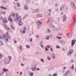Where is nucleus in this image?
I'll list each match as a JSON object with an SVG mask.
<instances>
[{"label": "nucleus", "mask_w": 76, "mask_h": 76, "mask_svg": "<svg viewBox=\"0 0 76 76\" xmlns=\"http://www.w3.org/2000/svg\"><path fill=\"white\" fill-rule=\"evenodd\" d=\"M18 20H19V22H18V25L20 26H22V23L21 22V20H22V18L20 16H19L18 18Z\"/></svg>", "instance_id": "obj_1"}, {"label": "nucleus", "mask_w": 76, "mask_h": 76, "mask_svg": "<svg viewBox=\"0 0 76 76\" xmlns=\"http://www.w3.org/2000/svg\"><path fill=\"white\" fill-rule=\"evenodd\" d=\"M74 52V50H71L69 51L68 53V56H70Z\"/></svg>", "instance_id": "obj_2"}, {"label": "nucleus", "mask_w": 76, "mask_h": 76, "mask_svg": "<svg viewBox=\"0 0 76 76\" xmlns=\"http://www.w3.org/2000/svg\"><path fill=\"white\" fill-rule=\"evenodd\" d=\"M70 70H68L65 73L64 75V76H66L67 75H68L69 74V73H70Z\"/></svg>", "instance_id": "obj_3"}, {"label": "nucleus", "mask_w": 76, "mask_h": 76, "mask_svg": "<svg viewBox=\"0 0 76 76\" xmlns=\"http://www.w3.org/2000/svg\"><path fill=\"white\" fill-rule=\"evenodd\" d=\"M71 5L73 9H76V7L75 5V3L74 2H72L71 3Z\"/></svg>", "instance_id": "obj_4"}, {"label": "nucleus", "mask_w": 76, "mask_h": 76, "mask_svg": "<svg viewBox=\"0 0 76 76\" xmlns=\"http://www.w3.org/2000/svg\"><path fill=\"white\" fill-rule=\"evenodd\" d=\"M67 18V17L66 16V15H64L63 16V22H65L66 21V19Z\"/></svg>", "instance_id": "obj_5"}, {"label": "nucleus", "mask_w": 76, "mask_h": 76, "mask_svg": "<svg viewBox=\"0 0 76 76\" xmlns=\"http://www.w3.org/2000/svg\"><path fill=\"white\" fill-rule=\"evenodd\" d=\"M42 15L41 14H38L37 16V18H42Z\"/></svg>", "instance_id": "obj_6"}, {"label": "nucleus", "mask_w": 76, "mask_h": 76, "mask_svg": "<svg viewBox=\"0 0 76 76\" xmlns=\"http://www.w3.org/2000/svg\"><path fill=\"white\" fill-rule=\"evenodd\" d=\"M8 22V20L7 19L5 18L3 19V20H2L3 23H6V22Z\"/></svg>", "instance_id": "obj_7"}, {"label": "nucleus", "mask_w": 76, "mask_h": 76, "mask_svg": "<svg viewBox=\"0 0 76 76\" xmlns=\"http://www.w3.org/2000/svg\"><path fill=\"white\" fill-rule=\"evenodd\" d=\"M75 42H76V40L75 39H74L72 41V45H74V44L75 43Z\"/></svg>", "instance_id": "obj_8"}, {"label": "nucleus", "mask_w": 76, "mask_h": 76, "mask_svg": "<svg viewBox=\"0 0 76 76\" xmlns=\"http://www.w3.org/2000/svg\"><path fill=\"white\" fill-rule=\"evenodd\" d=\"M24 9L25 10H28V7H27V5H24Z\"/></svg>", "instance_id": "obj_9"}, {"label": "nucleus", "mask_w": 76, "mask_h": 76, "mask_svg": "<svg viewBox=\"0 0 76 76\" xmlns=\"http://www.w3.org/2000/svg\"><path fill=\"white\" fill-rule=\"evenodd\" d=\"M8 19L10 22H13V20H12V19L11 18V16L10 15L9 16V17H8Z\"/></svg>", "instance_id": "obj_10"}, {"label": "nucleus", "mask_w": 76, "mask_h": 76, "mask_svg": "<svg viewBox=\"0 0 76 76\" xmlns=\"http://www.w3.org/2000/svg\"><path fill=\"white\" fill-rule=\"evenodd\" d=\"M49 26L51 27V28H55V26H54L52 24H49Z\"/></svg>", "instance_id": "obj_11"}, {"label": "nucleus", "mask_w": 76, "mask_h": 76, "mask_svg": "<svg viewBox=\"0 0 76 76\" xmlns=\"http://www.w3.org/2000/svg\"><path fill=\"white\" fill-rule=\"evenodd\" d=\"M51 57L53 58V59H55V58L56 57V55L55 54H52L51 56Z\"/></svg>", "instance_id": "obj_12"}, {"label": "nucleus", "mask_w": 76, "mask_h": 76, "mask_svg": "<svg viewBox=\"0 0 76 76\" xmlns=\"http://www.w3.org/2000/svg\"><path fill=\"white\" fill-rule=\"evenodd\" d=\"M40 45V46L42 47V48H44V46H43V43L42 42H41L39 44Z\"/></svg>", "instance_id": "obj_13"}, {"label": "nucleus", "mask_w": 76, "mask_h": 76, "mask_svg": "<svg viewBox=\"0 0 76 76\" xmlns=\"http://www.w3.org/2000/svg\"><path fill=\"white\" fill-rule=\"evenodd\" d=\"M64 6H65V5H64L61 7L60 8V11H62V10H63V9L64 8Z\"/></svg>", "instance_id": "obj_14"}, {"label": "nucleus", "mask_w": 76, "mask_h": 76, "mask_svg": "<svg viewBox=\"0 0 76 76\" xmlns=\"http://www.w3.org/2000/svg\"><path fill=\"white\" fill-rule=\"evenodd\" d=\"M49 20L50 22H51V23H52V22H53V18H52L51 17H50L49 18Z\"/></svg>", "instance_id": "obj_15"}, {"label": "nucleus", "mask_w": 76, "mask_h": 76, "mask_svg": "<svg viewBox=\"0 0 76 76\" xmlns=\"http://www.w3.org/2000/svg\"><path fill=\"white\" fill-rule=\"evenodd\" d=\"M17 7H20V3L19 2L17 3Z\"/></svg>", "instance_id": "obj_16"}, {"label": "nucleus", "mask_w": 76, "mask_h": 76, "mask_svg": "<svg viewBox=\"0 0 76 76\" xmlns=\"http://www.w3.org/2000/svg\"><path fill=\"white\" fill-rule=\"evenodd\" d=\"M37 25H41L42 24V22H38L37 23Z\"/></svg>", "instance_id": "obj_17"}, {"label": "nucleus", "mask_w": 76, "mask_h": 76, "mask_svg": "<svg viewBox=\"0 0 76 76\" xmlns=\"http://www.w3.org/2000/svg\"><path fill=\"white\" fill-rule=\"evenodd\" d=\"M0 8H1V9H5V10H7V8H6V7H4L1 6Z\"/></svg>", "instance_id": "obj_18"}, {"label": "nucleus", "mask_w": 76, "mask_h": 76, "mask_svg": "<svg viewBox=\"0 0 76 76\" xmlns=\"http://www.w3.org/2000/svg\"><path fill=\"white\" fill-rule=\"evenodd\" d=\"M71 36H72V34L70 33H69L67 35V37H70Z\"/></svg>", "instance_id": "obj_19"}, {"label": "nucleus", "mask_w": 76, "mask_h": 76, "mask_svg": "<svg viewBox=\"0 0 76 76\" xmlns=\"http://www.w3.org/2000/svg\"><path fill=\"white\" fill-rule=\"evenodd\" d=\"M39 11V10L38 9H36L34 10V12H38Z\"/></svg>", "instance_id": "obj_20"}, {"label": "nucleus", "mask_w": 76, "mask_h": 76, "mask_svg": "<svg viewBox=\"0 0 76 76\" xmlns=\"http://www.w3.org/2000/svg\"><path fill=\"white\" fill-rule=\"evenodd\" d=\"M30 76H33V75H34V74L33 73V72H30Z\"/></svg>", "instance_id": "obj_21"}, {"label": "nucleus", "mask_w": 76, "mask_h": 76, "mask_svg": "<svg viewBox=\"0 0 76 76\" xmlns=\"http://www.w3.org/2000/svg\"><path fill=\"white\" fill-rule=\"evenodd\" d=\"M5 28H6V29H9V30H10V28H9V27H8V26H5Z\"/></svg>", "instance_id": "obj_22"}, {"label": "nucleus", "mask_w": 76, "mask_h": 76, "mask_svg": "<svg viewBox=\"0 0 76 76\" xmlns=\"http://www.w3.org/2000/svg\"><path fill=\"white\" fill-rule=\"evenodd\" d=\"M3 70H4V72H7V71H8V69H4V68L3 69Z\"/></svg>", "instance_id": "obj_23"}, {"label": "nucleus", "mask_w": 76, "mask_h": 76, "mask_svg": "<svg viewBox=\"0 0 76 76\" xmlns=\"http://www.w3.org/2000/svg\"><path fill=\"white\" fill-rule=\"evenodd\" d=\"M1 14H3V15H5L6 14V12H2L1 13Z\"/></svg>", "instance_id": "obj_24"}, {"label": "nucleus", "mask_w": 76, "mask_h": 76, "mask_svg": "<svg viewBox=\"0 0 76 76\" xmlns=\"http://www.w3.org/2000/svg\"><path fill=\"white\" fill-rule=\"evenodd\" d=\"M11 27L12 29H15V27H14V26H13L12 25H11Z\"/></svg>", "instance_id": "obj_25"}, {"label": "nucleus", "mask_w": 76, "mask_h": 76, "mask_svg": "<svg viewBox=\"0 0 76 76\" xmlns=\"http://www.w3.org/2000/svg\"><path fill=\"white\" fill-rule=\"evenodd\" d=\"M36 67H35L33 68L32 69H31V70H32V71H34V70H35Z\"/></svg>", "instance_id": "obj_26"}, {"label": "nucleus", "mask_w": 76, "mask_h": 76, "mask_svg": "<svg viewBox=\"0 0 76 76\" xmlns=\"http://www.w3.org/2000/svg\"><path fill=\"white\" fill-rule=\"evenodd\" d=\"M19 48L20 49V50H22V46H20L19 47Z\"/></svg>", "instance_id": "obj_27"}, {"label": "nucleus", "mask_w": 76, "mask_h": 76, "mask_svg": "<svg viewBox=\"0 0 76 76\" xmlns=\"http://www.w3.org/2000/svg\"><path fill=\"white\" fill-rule=\"evenodd\" d=\"M46 39H49V36L48 35L45 38Z\"/></svg>", "instance_id": "obj_28"}, {"label": "nucleus", "mask_w": 76, "mask_h": 76, "mask_svg": "<svg viewBox=\"0 0 76 76\" xmlns=\"http://www.w3.org/2000/svg\"><path fill=\"white\" fill-rule=\"evenodd\" d=\"M57 76V74L56 73L53 74V76Z\"/></svg>", "instance_id": "obj_29"}, {"label": "nucleus", "mask_w": 76, "mask_h": 76, "mask_svg": "<svg viewBox=\"0 0 76 76\" xmlns=\"http://www.w3.org/2000/svg\"><path fill=\"white\" fill-rule=\"evenodd\" d=\"M4 40H5V39H6V42H8V39L7 38H6L5 39L4 38Z\"/></svg>", "instance_id": "obj_30"}, {"label": "nucleus", "mask_w": 76, "mask_h": 76, "mask_svg": "<svg viewBox=\"0 0 76 76\" xmlns=\"http://www.w3.org/2000/svg\"><path fill=\"white\" fill-rule=\"evenodd\" d=\"M27 48H30V46L28 45H26Z\"/></svg>", "instance_id": "obj_31"}, {"label": "nucleus", "mask_w": 76, "mask_h": 76, "mask_svg": "<svg viewBox=\"0 0 76 76\" xmlns=\"http://www.w3.org/2000/svg\"><path fill=\"white\" fill-rule=\"evenodd\" d=\"M54 28V29L55 30V31H58V29H57V28L55 27Z\"/></svg>", "instance_id": "obj_32"}, {"label": "nucleus", "mask_w": 76, "mask_h": 76, "mask_svg": "<svg viewBox=\"0 0 76 76\" xmlns=\"http://www.w3.org/2000/svg\"><path fill=\"white\" fill-rule=\"evenodd\" d=\"M49 37H50V38H52V37H53V35L50 34Z\"/></svg>", "instance_id": "obj_33"}, {"label": "nucleus", "mask_w": 76, "mask_h": 76, "mask_svg": "<svg viewBox=\"0 0 76 76\" xmlns=\"http://www.w3.org/2000/svg\"><path fill=\"white\" fill-rule=\"evenodd\" d=\"M0 45H3V43L1 41L0 43Z\"/></svg>", "instance_id": "obj_34"}, {"label": "nucleus", "mask_w": 76, "mask_h": 76, "mask_svg": "<svg viewBox=\"0 0 76 76\" xmlns=\"http://www.w3.org/2000/svg\"><path fill=\"white\" fill-rule=\"evenodd\" d=\"M59 42L61 44H63V42L62 41H60Z\"/></svg>", "instance_id": "obj_35"}, {"label": "nucleus", "mask_w": 76, "mask_h": 76, "mask_svg": "<svg viewBox=\"0 0 76 76\" xmlns=\"http://www.w3.org/2000/svg\"><path fill=\"white\" fill-rule=\"evenodd\" d=\"M47 58L49 60H51V58L49 56L47 57Z\"/></svg>", "instance_id": "obj_36"}, {"label": "nucleus", "mask_w": 76, "mask_h": 76, "mask_svg": "<svg viewBox=\"0 0 76 76\" xmlns=\"http://www.w3.org/2000/svg\"><path fill=\"white\" fill-rule=\"evenodd\" d=\"M48 34H50V29H48Z\"/></svg>", "instance_id": "obj_37"}, {"label": "nucleus", "mask_w": 76, "mask_h": 76, "mask_svg": "<svg viewBox=\"0 0 76 76\" xmlns=\"http://www.w3.org/2000/svg\"><path fill=\"white\" fill-rule=\"evenodd\" d=\"M73 68H74V65H72V66L71 70H73Z\"/></svg>", "instance_id": "obj_38"}, {"label": "nucleus", "mask_w": 76, "mask_h": 76, "mask_svg": "<svg viewBox=\"0 0 76 76\" xmlns=\"http://www.w3.org/2000/svg\"><path fill=\"white\" fill-rule=\"evenodd\" d=\"M16 17H15V18H16V19H18V14H16Z\"/></svg>", "instance_id": "obj_39"}, {"label": "nucleus", "mask_w": 76, "mask_h": 76, "mask_svg": "<svg viewBox=\"0 0 76 76\" xmlns=\"http://www.w3.org/2000/svg\"><path fill=\"white\" fill-rule=\"evenodd\" d=\"M30 42H32V38H30Z\"/></svg>", "instance_id": "obj_40"}, {"label": "nucleus", "mask_w": 76, "mask_h": 76, "mask_svg": "<svg viewBox=\"0 0 76 76\" xmlns=\"http://www.w3.org/2000/svg\"><path fill=\"white\" fill-rule=\"evenodd\" d=\"M11 15L12 16V17H13V16H14V13L12 12V13L11 14Z\"/></svg>", "instance_id": "obj_41"}, {"label": "nucleus", "mask_w": 76, "mask_h": 76, "mask_svg": "<svg viewBox=\"0 0 76 76\" xmlns=\"http://www.w3.org/2000/svg\"><path fill=\"white\" fill-rule=\"evenodd\" d=\"M9 58L10 61H11V60L12 59V58H11V56H9Z\"/></svg>", "instance_id": "obj_42"}, {"label": "nucleus", "mask_w": 76, "mask_h": 76, "mask_svg": "<svg viewBox=\"0 0 76 76\" xmlns=\"http://www.w3.org/2000/svg\"><path fill=\"white\" fill-rule=\"evenodd\" d=\"M56 48H60V47L59 46L57 45L56 46Z\"/></svg>", "instance_id": "obj_43"}, {"label": "nucleus", "mask_w": 76, "mask_h": 76, "mask_svg": "<svg viewBox=\"0 0 76 76\" xmlns=\"http://www.w3.org/2000/svg\"><path fill=\"white\" fill-rule=\"evenodd\" d=\"M35 37L36 38H39V35H36L35 36Z\"/></svg>", "instance_id": "obj_44"}, {"label": "nucleus", "mask_w": 76, "mask_h": 76, "mask_svg": "<svg viewBox=\"0 0 76 76\" xmlns=\"http://www.w3.org/2000/svg\"><path fill=\"white\" fill-rule=\"evenodd\" d=\"M41 61H42V63H43V62L44 61V59H41Z\"/></svg>", "instance_id": "obj_45"}, {"label": "nucleus", "mask_w": 76, "mask_h": 76, "mask_svg": "<svg viewBox=\"0 0 76 76\" xmlns=\"http://www.w3.org/2000/svg\"><path fill=\"white\" fill-rule=\"evenodd\" d=\"M3 74H4V72H2V73L1 74V76H3Z\"/></svg>", "instance_id": "obj_46"}, {"label": "nucleus", "mask_w": 76, "mask_h": 76, "mask_svg": "<svg viewBox=\"0 0 76 76\" xmlns=\"http://www.w3.org/2000/svg\"><path fill=\"white\" fill-rule=\"evenodd\" d=\"M3 55H2L1 54H0V58H2V57H3Z\"/></svg>", "instance_id": "obj_47"}, {"label": "nucleus", "mask_w": 76, "mask_h": 76, "mask_svg": "<svg viewBox=\"0 0 76 76\" xmlns=\"http://www.w3.org/2000/svg\"><path fill=\"white\" fill-rule=\"evenodd\" d=\"M45 50V51H48V50L47 47H46Z\"/></svg>", "instance_id": "obj_48"}, {"label": "nucleus", "mask_w": 76, "mask_h": 76, "mask_svg": "<svg viewBox=\"0 0 76 76\" xmlns=\"http://www.w3.org/2000/svg\"><path fill=\"white\" fill-rule=\"evenodd\" d=\"M10 62L9 61H8L7 62H6V64H9L10 63Z\"/></svg>", "instance_id": "obj_49"}, {"label": "nucleus", "mask_w": 76, "mask_h": 76, "mask_svg": "<svg viewBox=\"0 0 76 76\" xmlns=\"http://www.w3.org/2000/svg\"><path fill=\"white\" fill-rule=\"evenodd\" d=\"M7 36H8V35H9V33H8V32H7L5 34Z\"/></svg>", "instance_id": "obj_50"}, {"label": "nucleus", "mask_w": 76, "mask_h": 76, "mask_svg": "<svg viewBox=\"0 0 76 76\" xmlns=\"http://www.w3.org/2000/svg\"><path fill=\"white\" fill-rule=\"evenodd\" d=\"M2 37L3 38H6V35H5V34H3Z\"/></svg>", "instance_id": "obj_51"}, {"label": "nucleus", "mask_w": 76, "mask_h": 76, "mask_svg": "<svg viewBox=\"0 0 76 76\" xmlns=\"http://www.w3.org/2000/svg\"><path fill=\"white\" fill-rule=\"evenodd\" d=\"M7 37L8 38H10V37L9 36V34Z\"/></svg>", "instance_id": "obj_52"}, {"label": "nucleus", "mask_w": 76, "mask_h": 76, "mask_svg": "<svg viewBox=\"0 0 76 76\" xmlns=\"http://www.w3.org/2000/svg\"><path fill=\"white\" fill-rule=\"evenodd\" d=\"M56 38H58V39H61V37H59L58 36L56 37Z\"/></svg>", "instance_id": "obj_53"}, {"label": "nucleus", "mask_w": 76, "mask_h": 76, "mask_svg": "<svg viewBox=\"0 0 76 76\" xmlns=\"http://www.w3.org/2000/svg\"><path fill=\"white\" fill-rule=\"evenodd\" d=\"M47 47H48L49 48H51V46L50 45H48L47 46Z\"/></svg>", "instance_id": "obj_54"}, {"label": "nucleus", "mask_w": 76, "mask_h": 76, "mask_svg": "<svg viewBox=\"0 0 76 76\" xmlns=\"http://www.w3.org/2000/svg\"><path fill=\"white\" fill-rule=\"evenodd\" d=\"M24 31H26V27H25L24 28V29H23Z\"/></svg>", "instance_id": "obj_55"}, {"label": "nucleus", "mask_w": 76, "mask_h": 76, "mask_svg": "<svg viewBox=\"0 0 76 76\" xmlns=\"http://www.w3.org/2000/svg\"><path fill=\"white\" fill-rule=\"evenodd\" d=\"M49 12H51V10H52V9H50L49 10Z\"/></svg>", "instance_id": "obj_56"}, {"label": "nucleus", "mask_w": 76, "mask_h": 76, "mask_svg": "<svg viewBox=\"0 0 76 76\" xmlns=\"http://www.w3.org/2000/svg\"><path fill=\"white\" fill-rule=\"evenodd\" d=\"M62 35V34L61 33H60L58 34V35H59V36H60V35Z\"/></svg>", "instance_id": "obj_57"}, {"label": "nucleus", "mask_w": 76, "mask_h": 76, "mask_svg": "<svg viewBox=\"0 0 76 76\" xmlns=\"http://www.w3.org/2000/svg\"><path fill=\"white\" fill-rule=\"evenodd\" d=\"M22 32L23 33V34H25V30H24L23 31H22Z\"/></svg>", "instance_id": "obj_58"}, {"label": "nucleus", "mask_w": 76, "mask_h": 76, "mask_svg": "<svg viewBox=\"0 0 76 76\" xmlns=\"http://www.w3.org/2000/svg\"><path fill=\"white\" fill-rule=\"evenodd\" d=\"M61 27H60V28H58V31H60V30H61Z\"/></svg>", "instance_id": "obj_59"}, {"label": "nucleus", "mask_w": 76, "mask_h": 76, "mask_svg": "<svg viewBox=\"0 0 76 76\" xmlns=\"http://www.w3.org/2000/svg\"><path fill=\"white\" fill-rule=\"evenodd\" d=\"M74 22H76V18H75L74 20Z\"/></svg>", "instance_id": "obj_60"}, {"label": "nucleus", "mask_w": 76, "mask_h": 76, "mask_svg": "<svg viewBox=\"0 0 76 76\" xmlns=\"http://www.w3.org/2000/svg\"><path fill=\"white\" fill-rule=\"evenodd\" d=\"M63 43H64V44H66V41H63Z\"/></svg>", "instance_id": "obj_61"}, {"label": "nucleus", "mask_w": 76, "mask_h": 76, "mask_svg": "<svg viewBox=\"0 0 76 76\" xmlns=\"http://www.w3.org/2000/svg\"><path fill=\"white\" fill-rule=\"evenodd\" d=\"M20 75H22V72H20Z\"/></svg>", "instance_id": "obj_62"}, {"label": "nucleus", "mask_w": 76, "mask_h": 76, "mask_svg": "<svg viewBox=\"0 0 76 76\" xmlns=\"http://www.w3.org/2000/svg\"><path fill=\"white\" fill-rule=\"evenodd\" d=\"M66 69V67L64 66V69Z\"/></svg>", "instance_id": "obj_63"}, {"label": "nucleus", "mask_w": 76, "mask_h": 76, "mask_svg": "<svg viewBox=\"0 0 76 76\" xmlns=\"http://www.w3.org/2000/svg\"><path fill=\"white\" fill-rule=\"evenodd\" d=\"M50 14H51V12H50V13H49V14H48V15L49 16H50Z\"/></svg>", "instance_id": "obj_64"}]
</instances>
